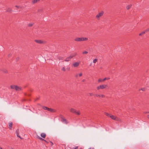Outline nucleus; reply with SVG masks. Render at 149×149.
Segmentation results:
<instances>
[{
    "label": "nucleus",
    "instance_id": "23",
    "mask_svg": "<svg viewBox=\"0 0 149 149\" xmlns=\"http://www.w3.org/2000/svg\"><path fill=\"white\" fill-rule=\"evenodd\" d=\"M105 114L107 116L110 117V116L111 115V114H109L107 113H105Z\"/></svg>",
    "mask_w": 149,
    "mask_h": 149
},
{
    "label": "nucleus",
    "instance_id": "33",
    "mask_svg": "<svg viewBox=\"0 0 149 149\" xmlns=\"http://www.w3.org/2000/svg\"><path fill=\"white\" fill-rule=\"evenodd\" d=\"M145 32H148V31H149V28L147 29H146L145 30Z\"/></svg>",
    "mask_w": 149,
    "mask_h": 149
},
{
    "label": "nucleus",
    "instance_id": "4",
    "mask_svg": "<svg viewBox=\"0 0 149 149\" xmlns=\"http://www.w3.org/2000/svg\"><path fill=\"white\" fill-rule=\"evenodd\" d=\"M104 14V12L103 11H101L98 13L96 16V18L97 20H99L100 18Z\"/></svg>",
    "mask_w": 149,
    "mask_h": 149
},
{
    "label": "nucleus",
    "instance_id": "10",
    "mask_svg": "<svg viewBox=\"0 0 149 149\" xmlns=\"http://www.w3.org/2000/svg\"><path fill=\"white\" fill-rule=\"evenodd\" d=\"M40 0H32V2L33 4H34L39 2Z\"/></svg>",
    "mask_w": 149,
    "mask_h": 149
},
{
    "label": "nucleus",
    "instance_id": "2",
    "mask_svg": "<svg viewBox=\"0 0 149 149\" xmlns=\"http://www.w3.org/2000/svg\"><path fill=\"white\" fill-rule=\"evenodd\" d=\"M10 88L13 89H15L17 91H19L22 89L20 87L15 85H12L10 86Z\"/></svg>",
    "mask_w": 149,
    "mask_h": 149
},
{
    "label": "nucleus",
    "instance_id": "1",
    "mask_svg": "<svg viewBox=\"0 0 149 149\" xmlns=\"http://www.w3.org/2000/svg\"><path fill=\"white\" fill-rule=\"evenodd\" d=\"M88 39L87 38L77 37L74 39V40L76 42H81L88 40Z\"/></svg>",
    "mask_w": 149,
    "mask_h": 149
},
{
    "label": "nucleus",
    "instance_id": "43",
    "mask_svg": "<svg viewBox=\"0 0 149 149\" xmlns=\"http://www.w3.org/2000/svg\"><path fill=\"white\" fill-rule=\"evenodd\" d=\"M147 117L149 119V115Z\"/></svg>",
    "mask_w": 149,
    "mask_h": 149
},
{
    "label": "nucleus",
    "instance_id": "42",
    "mask_svg": "<svg viewBox=\"0 0 149 149\" xmlns=\"http://www.w3.org/2000/svg\"><path fill=\"white\" fill-rule=\"evenodd\" d=\"M17 136L19 137L20 139H22V138L19 135V136Z\"/></svg>",
    "mask_w": 149,
    "mask_h": 149
},
{
    "label": "nucleus",
    "instance_id": "44",
    "mask_svg": "<svg viewBox=\"0 0 149 149\" xmlns=\"http://www.w3.org/2000/svg\"><path fill=\"white\" fill-rule=\"evenodd\" d=\"M0 149H3L2 148V147H0Z\"/></svg>",
    "mask_w": 149,
    "mask_h": 149
},
{
    "label": "nucleus",
    "instance_id": "15",
    "mask_svg": "<svg viewBox=\"0 0 149 149\" xmlns=\"http://www.w3.org/2000/svg\"><path fill=\"white\" fill-rule=\"evenodd\" d=\"M37 138L41 140H42V141H46V140L44 139H43L42 138L40 137L39 136H38V135H37Z\"/></svg>",
    "mask_w": 149,
    "mask_h": 149
},
{
    "label": "nucleus",
    "instance_id": "3",
    "mask_svg": "<svg viewBox=\"0 0 149 149\" xmlns=\"http://www.w3.org/2000/svg\"><path fill=\"white\" fill-rule=\"evenodd\" d=\"M69 110L70 112L72 113H74L78 115H79L80 114L79 111H77V110L72 108H70Z\"/></svg>",
    "mask_w": 149,
    "mask_h": 149
},
{
    "label": "nucleus",
    "instance_id": "24",
    "mask_svg": "<svg viewBox=\"0 0 149 149\" xmlns=\"http://www.w3.org/2000/svg\"><path fill=\"white\" fill-rule=\"evenodd\" d=\"M100 97L104 98L105 97V96L103 94L100 95Z\"/></svg>",
    "mask_w": 149,
    "mask_h": 149
},
{
    "label": "nucleus",
    "instance_id": "32",
    "mask_svg": "<svg viewBox=\"0 0 149 149\" xmlns=\"http://www.w3.org/2000/svg\"><path fill=\"white\" fill-rule=\"evenodd\" d=\"M95 96L97 97H100V95H98L97 94H95Z\"/></svg>",
    "mask_w": 149,
    "mask_h": 149
},
{
    "label": "nucleus",
    "instance_id": "48",
    "mask_svg": "<svg viewBox=\"0 0 149 149\" xmlns=\"http://www.w3.org/2000/svg\"><path fill=\"white\" fill-rule=\"evenodd\" d=\"M79 149H81V148Z\"/></svg>",
    "mask_w": 149,
    "mask_h": 149
},
{
    "label": "nucleus",
    "instance_id": "6",
    "mask_svg": "<svg viewBox=\"0 0 149 149\" xmlns=\"http://www.w3.org/2000/svg\"><path fill=\"white\" fill-rule=\"evenodd\" d=\"M80 63L79 61L74 62L73 63L72 65L74 67H77L79 65Z\"/></svg>",
    "mask_w": 149,
    "mask_h": 149
},
{
    "label": "nucleus",
    "instance_id": "9",
    "mask_svg": "<svg viewBox=\"0 0 149 149\" xmlns=\"http://www.w3.org/2000/svg\"><path fill=\"white\" fill-rule=\"evenodd\" d=\"M103 84L100 85L97 87V90H99L100 89H104V87L103 86Z\"/></svg>",
    "mask_w": 149,
    "mask_h": 149
},
{
    "label": "nucleus",
    "instance_id": "46",
    "mask_svg": "<svg viewBox=\"0 0 149 149\" xmlns=\"http://www.w3.org/2000/svg\"><path fill=\"white\" fill-rule=\"evenodd\" d=\"M11 149H14L13 148H11Z\"/></svg>",
    "mask_w": 149,
    "mask_h": 149
},
{
    "label": "nucleus",
    "instance_id": "39",
    "mask_svg": "<svg viewBox=\"0 0 149 149\" xmlns=\"http://www.w3.org/2000/svg\"><path fill=\"white\" fill-rule=\"evenodd\" d=\"M50 143H51V145L52 146L53 145V143L52 142H51V141L50 142Z\"/></svg>",
    "mask_w": 149,
    "mask_h": 149
},
{
    "label": "nucleus",
    "instance_id": "34",
    "mask_svg": "<svg viewBox=\"0 0 149 149\" xmlns=\"http://www.w3.org/2000/svg\"><path fill=\"white\" fill-rule=\"evenodd\" d=\"M103 86L104 87V88H105L107 86V85L106 84H103Z\"/></svg>",
    "mask_w": 149,
    "mask_h": 149
},
{
    "label": "nucleus",
    "instance_id": "36",
    "mask_svg": "<svg viewBox=\"0 0 149 149\" xmlns=\"http://www.w3.org/2000/svg\"><path fill=\"white\" fill-rule=\"evenodd\" d=\"M16 132H16V134H17V136H19V134L18 133V132H17V131Z\"/></svg>",
    "mask_w": 149,
    "mask_h": 149
},
{
    "label": "nucleus",
    "instance_id": "27",
    "mask_svg": "<svg viewBox=\"0 0 149 149\" xmlns=\"http://www.w3.org/2000/svg\"><path fill=\"white\" fill-rule=\"evenodd\" d=\"M89 96H93L94 95V94L93 93H89Z\"/></svg>",
    "mask_w": 149,
    "mask_h": 149
},
{
    "label": "nucleus",
    "instance_id": "16",
    "mask_svg": "<svg viewBox=\"0 0 149 149\" xmlns=\"http://www.w3.org/2000/svg\"><path fill=\"white\" fill-rule=\"evenodd\" d=\"M49 111L51 112H56V110L54 109L50 108Z\"/></svg>",
    "mask_w": 149,
    "mask_h": 149
},
{
    "label": "nucleus",
    "instance_id": "14",
    "mask_svg": "<svg viewBox=\"0 0 149 149\" xmlns=\"http://www.w3.org/2000/svg\"><path fill=\"white\" fill-rule=\"evenodd\" d=\"M13 123L12 122H10L9 123L8 126L10 130H11L12 127V125H13Z\"/></svg>",
    "mask_w": 149,
    "mask_h": 149
},
{
    "label": "nucleus",
    "instance_id": "26",
    "mask_svg": "<svg viewBox=\"0 0 149 149\" xmlns=\"http://www.w3.org/2000/svg\"><path fill=\"white\" fill-rule=\"evenodd\" d=\"M47 107H42V109L45 110H47Z\"/></svg>",
    "mask_w": 149,
    "mask_h": 149
},
{
    "label": "nucleus",
    "instance_id": "25",
    "mask_svg": "<svg viewBox=\"0 0 149 149\" xmlns=\"http://www.w3.org/2000/svg\"><path fill=\"white\" fill-rule=\"evenodd\" d=\"M77 54L76 53H73L72 55H71L70 56H73V57L74 56H76Z\"/></svg>",
    "mask_w": 149,
    "mask_h": 149
},
{
    "label": "nucleus",
    "instance_id": "7",
    "mask_svg": "<svg viewBox=\"0 0 149 149\" xmlns=\"http://www.w3.org/2000/svg\"><path fill=\"white\" fill-rule=\"evenodd\" d=\"M34 41L38 44H42L45 43V42L41 40H35Z\"/></svg>",
    "mask_w": 149,
    "mask_h": 149
},
{
    "label": "nucleus",
    "instance_id": "21",
    "mask_svg": "<svg viewBox=\"0 0 149 149\" xmlns=\"http://www.w3.org/2000/svg\"><path fill=\"white\" fill-rule=\"evenodd\" d=\"M33 23H30L28 24V26L29 27H31L33 25Z\"/></svg>",
    "mask_w": 149,
    "mask_h": 149
},
{
    "label": "nucleus",
    "instance_id": "19",
    "mask_svg": "<svg viewBox=\"0 0 149 149\" xmlns=\"http://www.w3.org/2000/svg\"><path fill=\"white\" fill-rule=\"evenodd\" d=\"M58 59L60 60H62L63 59V58L62 57V56H58Z\"/></svg>",
    "mask_w": 149,
    "mask_h": 149
},
{
    "label": "nucleus",
    "instance_id": "18",
    "mask_svg": "<svg viewBox=\"0 0 149 149\" xmlns=\"http://www.w3.org/2000/svg\"><path fill=\"white\" fill-rule=\"evenodd\" d=\"M98 59L97 58H95L93 60V63H95L97 61Z\"/></svg>",
    "mask_w": 149,
    "mask_h": 149
},
{
    "label": "nucleus",
    "instance_id": "35",
    "mask_svg": "<svg viewBox=\"0 0 149 149\" xmlns=\"http://www.w3.org/2000/svg\"><path fill=\"white\" fill-rule=\"evenodd\" d=\"M78 149V146H76L74 148H73L72 149Z\"/></svg>",
    "mask_w": 149,
    "mask_h": 149
},
{
    "label": "nucleus",
    "instance_id": "38",
    "mask_svg": "<svg viewBox=\"0 0 149 149\" xmlns=\"http://www.w3.org/2000/svg\"><path fill=\"white\" fill-rule=\"evenodd\" d=\"M50 108H47V110H48L49 111V110H50Z\"/></svg>",
    "mask_w": 149,
    "mask_h": 149
},
{
    "label": "nucleus",
    "instance_id": "12",
    "mask_svg": "<svg viewBox=\"0 0 149 149\" xmlns=\"http://www.w3.org/2000/svg\"><path fill=\"white\" fill-rule=\"evenodd\" d=\"M82 75V73L81 72H80L78 73V74L76 75V77H77L78 76L81 77Z\"/></svg>",
    "mask_w": 149,
    "mask_h": 149
},
{
    "label": "nucleus",
    "instance_id": "31",
    "mask_svg": "<svg viewBox=\"0 0 149 149\" xmlns=\"http://www.w3.org/2000/svg\"><path fill=\"white\" fill-rule=\"evenodd\" d=\"M61 70L64 71H65V68L64 67H63L62 68Z\"/></svg>",
    "mask_w": 149,
    "mask_h": 149
},
{
    "label": "nucleus",
    "instance_id": "30",
    "mask_svg": "<svg viewBox=\"0 0 149 149\" xmlns=\"http://www.w3.org/2000/svg\"><path fill=\"white\" fill-rule=\"evenodd\" d=\"M140 90L143 91H145L146 90V88H142Z\"/></svg>",
    "mask_w": 149,
    "mask_h": 149
},
{
    "label": "nucleus",
    "instance_id": "20",
    "mask_svg": "<svg viewBox=\"0 0 149 149\" xmlns=\"http://www.w3.org/2000/svg\"><path fill=\"white\" fill-rule=\"evenodd\" d=\"M109 79H110V78L109 77H105L104 79H102V81H104L107 80H109Z\"/></svg>",
    "mask_w": 149,
    "mask_h": 149
},
{
    "label": "nucleus",
    "instance_id": "41",
    "mask_svg": "<svg viewBox=\"0 0 149 149\" xmlns=\"http://www.w3.org/2000/svg\"><path fill=\"white\" fill-rule=\"evenodd\" d=\"M17 136L19 137L20 139H22V138L19 135V136Z\"/></svg>",
    "mask_w": 149,
    "mask_h": 149
},
{
    "label": "nucleus",
    "instance_id": "37",
    "mask_svg": "<svg viewBox=\"0 0 149 149\" xmlns=\"http://www.w3.org/2000/svg\"><path fill=\"white\" fill-rule=\"evenodd\" d=\"M15 7L17 8H20L19 6H16Z\"/></svg>",
    "mask_w": 149,
    "mask_h": 149
},
{
    "label": "nucleus",
    "instance_id": "5",
    "mask_svg": "<svg viewBox=\"0 0 149 149\" xmlns=\"http://www.w3.org/2000/svg\"><path fill=\"white\" fill-rule=\"evenodd\" d=\"M110 118H111L112 119L114 120H116V121H120V119H119V118H118V117H117V116H114L111 114V115H110Z\"/></svg>",
    "mask_w": 149,
    "mask_h": 149
},
{
    "label": "nucleus",
    "instance_id": "29",
    "mask_svg": "<svg viewBox=\"0 0 149 149\" xmlns=\"http://www.w3.org/2000/svg\"><path fill=\"white\" fill-rule=\"evenodd\" d=\"M98 82H103V81H102V79H99L98 80Z\"/></svg>",
    "mask_w": 149,
    "mask_h": 149
},
{
    "label": "nucleus",
    "instance_id": "13",
    "mask_svg": "<svg viewBox=\"0 0 149 149\" xmlns=\"http://www.w3.org/2000/svg\"><path fill=\"white\" fill-rule=\"evenodd\" d=\"M46 134L45 133H42L41 134V136L43 138H45L46 136Z\"/></svg>",
    "mask_w": 149,
    "mask_h": 149
},
{
    "label": "nucleus",
    "instance_id": "8",
    "mask_svg": "<svg viewBox=\"0 0 149 149\" xmlns=\"http://www.w3.org/2000/svg\"><path fill=\"white\" fill-rule=\"evenodd\" d=\"M73 58V56H69L66 58L65 60V61L66 62H68L70 61L71 59L72 58Z\"/></svg>",
    "mask_w": 149,
    "mask_h": 149
},
{
    "label": "nucleus",
    "instance_id": "45",
    "mask_svg": "<svg viewBox=\"0 0 149 149\" xmlns=\"http://www.w3.org/2000/svg\"><path fill=\"white\" fill-rule=\"evenodd\" d=\"M45 142H47H47L46 141H45Z\"/></svg>",
    "mask_w": 149,
    "mask_h": 149
},
{
    "label": "nucleus",
    "instance_id": "17",
    "mask_svg": "<svg viewBox=\"0 0 149 149\" xmlns=\"http://www.w3.org/2000/svg\"><path fill=\"white\" fill-rule=\"evenodd\" d=\"M146 32H145V31H143L141 33H140L139 34V36H142Z\"/></svg>",
    "mask_w": 149,
    "mask_h": 149
},
{
    "label": "nucleus",
    "instance_id": "11",
    "mask_svg": "<svg viewBox=\"0 0 149 149\" xmlns=\"http://www.w3.org/2000/svg\"><path fill=\"white\" fill-rule=\"evenodd\" d=\"M132 4H130L127 6L126 8L127 10H129L132 6Z\"/></svg>",
    "mask_w": 149,
    "mask_h": 149
},
{
    "label": "nucleus",
    "instance_id": "28",
    "mask_svg": "<svg viewBox=\"0 0 149 149\" xmlns=\"http://www.w3.org/2000/svg\"><path fill=\"white\" fill-rule=\"evenodd\" d=\"M88 53V52L86 51H84L83 52V54H87Z\"/></svg>",
    "mask_w": 149,
    "mask_h": 149
},
{
    "label": "nucleus",
    "instance_id": "22",
    "mask_svg": "<svg viewBox=\"0 0 149 149\" xmlns=\"http://www.w3.org/2000/svg\"><path fill=\"white\" fill-rule=\"evenodd\" d=\"M63 122L67 124V123H68V122H67V121H66V119H63Z\"/></svg>",
    "mask_w": 149,
    "mask_h": 149
},
{
    "label": "nucleus",
    "instance_id": "40",
    "mask_svg": "<svg viewBox=\"0 0 149 149\" xmlns=\"http://www.w3.org/2000/svg\"><path fill=\"white\" fill-rule=\"evenodd\" d=\"M17 136L19 137L20 139H22V138L19 135V136Z\"/></svg>",
    "mask_w": 149,
    "mask_h": 149
},
{
    "label": "nucleus",
    "instance_id": "47",
    "mask_svg": "<svg viewBox=\"0 0 149 149\" xmlns=\"http://www.w3.org/2000/svg\"><path fill=\"white\" fill-rule=\"evenodd\" d=\"M147 113H149V112H147Z\"/></svg>",
    "mask_w": 149,
    "mask_h": 149
}]
</instances>
